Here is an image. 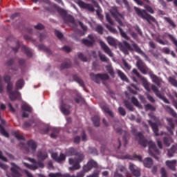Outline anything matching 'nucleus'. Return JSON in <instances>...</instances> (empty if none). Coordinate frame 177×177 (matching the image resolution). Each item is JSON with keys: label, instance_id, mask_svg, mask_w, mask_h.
<instances>
[{"label": "nucleus", "instance_id": "412c9836", "mask_svg": "<svg viewBox=\"0 0 177 177\" xmlns=\"http://www.w3.org/2000/svg\"><path fill=\"white\" fill-rule=\"evenodd\" d=\"M166 165L171 169V171H176V160H167Z\"/></svg>", "mask_w": 177, "mask_h": 177}, {"label": "nucleus", "instance_id": "58836bf2", "mask_svg": "<svg viewBox=\"0 0 177 177\" xmlns=\"http://www.w3.org/2000/svg\"><path fill=\"white\" fill-rule=\"evenodd\" d=\"M131 103L136 106V107H142V105H140V103H139V100H138V98L136 97H132L131 99Z\"/></svg>", "mask_w": 177, "mask_h": 177}, {"label": "nucleus", "instance_id": "dca6fc26", "mask_svg": "<svg viewBox=\"0 0 177 177\" xmlns=\"http://www.w3.org/2000/svg\"><path fill=\"white\" fill-rule=\"evenodd\" d=\"M129 169L134 176H140V169H139L138 167H136V165H135L134 164H129Z\"/></svg>", "mask_w": 177, "mask_h": 177}, {"label": "nucleus", "instance_id": "774afa93", "mask_svg": "<svg viewBox=\"0 0 177 177\" xmlns=\"http://www.w3.org/2000/svg\"><path fill=\"white\" fill-rule=\"evenodd\" d=\"M85 176V173L81 171L77 174V176L73 175V177H84Z\"/></svg>", "mask_w": 177, "mask_h": 177}, {"label": "nucleus", "instance_id": "f3484780", "mask_svg": "<svg viewBox=\"0 0 177 177\" xmlns=\"http://www.w3.org/2000/svg\"><path fill=\"white\" fill-rule=\"evenodd\" d=\"M51 157L53 160H55V161H57V162H62V161L66 160V155L63 153H60V156L57 155V153H53L51 154Z\"/></svg>", "mask_w": 177, "mask_h": 177}, {"label": "nucleus", "instance_id": "79ce46f5", "mask_svg": "<svg viewBox=\"0 0 177 177\" xmlns=\"http://www.w3.org/2000/svg\"><path fill=\"white\" fill-rule=\"evenodd\" d=\"M71 67V62H64L61 64V70H64V68H70Z\"/></svg>", "mask_w": 177, "mask_h": 177}, {"label": "nucleus", "instance_id": "f03ea898", "mask_svg": "<svg viewBox=\"0 0 177 177\" xmlns=\"http://www.w3.org/2000/svg\"><path fill=\"white\" fill-rule=\"evenodd\" d=\"M66 154L68 157H71V156H75L76 158H69L68 162L70 165H73V167H69V171H77L81 168V165L80 162L84 161V153L80 151L78 152L77 149L71 147L66 151Z\"/></svg>", "mask_w": 177, "mask_h": 177}, {"label": "nucleus", "instance_id": "5701e85b", "mask_svg": "<svg viewBox=\"0 0 177 177\" xmlns=\"http://www.w3.org/2000/svg\"><path fill=\"white\" fill-rule=\"evenodd\" d=\"M165 109L167 111V113H169V114H170V115H171L174 118H177V113L175 111V110H174V109L171 108V106H169L168 105H166L165 106Z\"/></svg>", "mask_w": 177, "mask_h": 177}, {"label": "nucleus", "instance_id": "f8f14e48", "mask_svg": "<svg viewBox=\"0 0 177 177\" xmlns=\"http://www.w3.org/2000/svg\"><path fill=\"white\" fill-rule=\"evenodd\" d=\"M28 145V153H31V154H35L37 151V142L32 140H30L27 142Z\"/></svg>", "mask_w": 177, "mask_h": 177}, {"label": "nucleus", "instance_id": "a18cd8bd", "mask_svg": "<svg viewBox=\"0 0 177 177\" xmlns=\"http://www.w3.org/2000/svg\"><path fill=\"white\" fill-rule=\"evenodd\" d=\"M164 20H165V21H167L169 23V24H170V26H173L174 28H175V27H176L175 22H174V21L172 19H171V18H169L168 17H165Z\"/></svg>", "mask_w": 177, "mask_h": 177}, {"label": "nucleus", "instance_id": "680f3d73", "mask_svg": "<svg viewBox=\"0 0 177 177\" xmlns=\"http://www.w3.org/2000/svg\"><path fill=\"white\" fill-rule=\"evenodd\" d=\"M19 48H20V42L17 41L16 46H15V47H12V50H13L15 53H17V52H18Z\"/></svg>", "mask_w": 177, "mask_h": 177}, {"label": "nucleus", "instance_id": "4468645a", "mask_svg": "<svg viewBox=\"0 0 177 177\" xmlns=\"http://www.w3.org/2000/svg\"><path fill=\"white\" fill-rule=\"evenodd\" d=\"M88 38L90 40H88L86 39H83L82 40V44H84V45H85L86 46H88V47H91L93 45H95V37L93 36V35H88Z\"/></svg>", "mask_w": 177, "mask_h": 177}, {"label": "nucleus", "instance_id": "f704fd0d", "mask_svg": "<svg viewBox=\"0 0 177 177\" xmlns=\"http://www.w3.org/2000/svg\"><path fill=\"white\" fill-rule=\"evenodd\" d=\"M73 80L76 82H78V84L80 85V86H82V88H84V86H85V84L84 83V81L82 80L80 77H78V75H73Z\"/></svg>", "mask_w": 177, "mask_h": 177}, {"label": "nucleus", "instance_id": "9b49d317", "mask_svg": "<svg viewBox=\"0 0 177 177\" xmlns=\"http://www.w3.org/2000/svg\"><path fill=\"white\" fill-rule=\"evenodd\" d=\"M77 5H79L82 9H86L89 12H95V8H93L92 4L86 3L82 0H78Z\"/></svg>", "mask_w": 177, "mask_h": 177}, {"label": "nucleus", "instance_id": "0eeeda50", "mask_svg": "<svg viewBox=\"0 0 177 177\" xmlns=\"http://www.w3.org/2000/svg\"><path fill=\"white\" fill-rule=\"evenodd\" d=\"M28 161L32 162L33 165H30L27 162H24V165L28 168V169H31L32 171H35L38 169V168H44L45 165L42 162H37L35 159L28 158Z\"/></svg>", "mask_w": 177, "mask_h": 177}, {"label": "nucleus", "instance_id": "72a5a7b5", "mask_svg": "<svg viewBox=\"0 0 177 177\" xmlns=\"http://www.w3.org/2000/svg\"><path fill=\"white\" fill-rule=\"evenodd\" d=\"M92 121L94 127H100V118L97 115H95L92 118Z\"/></svg>", "mask_w": 177, "mask_h": 177}, {"label": "nucleus", "instance_id": "052dcab7", "mask_svg": "<svg viewBox=\"0 0 177 177\" xmlns=\"http://www.w3.org/2000/svg\"><path fill=\"white\" fill-rule=\"evenodd\" d=\"M106 19L108 23H109V24H111V25L113 24V19H111V17H110V14L109 13L106 14Z\"/></svg>", "mask_w": 177, "mask_h": 177}, {"label": "nucleus", "instance_id": "c756f323", "mask_svg": "<svg viewBox=\"0 0 177 177\" xmlns=\"http://www.w3.org/2000/svg\"><path fill=\"white\" fill-rule=\"evenodd\" d=\"M103 111H104V113H106V114H109V117H114V113H113V111H111V110H110V108H109V106L107 105H104L102 107Z\"/></svg>", "mask_w": 177, "mask_h": 177}, {"label": "nucleus", "instance_id": "2f4dec72", "mask_svg": "<svg viewBox=\"0 0 177 177\" xmlns=\"http://www.w3.org/2000/svg\"><path fill=\"white\" fill-rule=\"evenodd\" d=\"M106 41L110 46H117V42L115 41V39L113 38L112 37L109 36L106 38Z\"/></svg>", "mask_w": 177, "mask_h": 177}, {"label": "nucleus", "instance_id": "20e7f679", "mask_svg": "<svg viewBox=\"0 0 177 177\" xmlns=\"http://www.w3.org/2000/svg\"><path fill=\"white\" fill-rule=\"evenodd\" d=\"M136 64L138 70L141 71L142 74H149L153 84H156V85L159 86V88L161 87V80L160 77L153 74V72H151V71L149 68V67H147V66H146V64H145L142 59H138Z\"/></svg>", "mask_w": 177, "mask_h": 177}, {"label": "nucleus", "instance_id": "bf43d9fd", "mask_svg": "<svg viewBox=\"0 0 177 177\" xmlns=\"http://www.w3.org/2000/svg\"><path fill=\"white\" fill-rule=\"evenodd\" d=\"M55 34L56 37H57V38H59V39H62V38H63V33H62L60 31L55 30Z\"/></svg>", "mask_w": 177, "mask_h": 177}, {"label": "nucleus", "instance_id": "b1692460", "mask_svg": "<svg viewBox=\"0 0 177 177\" xmlns=\"http://www.w3.org/2000/svg\"><path fill=\"white\" fill-rule=\"evenodd\" d=\"M143 164L146 168H151L153 165V159L151 158H147L144 160Z\"/></svg>", "mask_w": 177, "mask_h": 177}, {"label": "nucleus", "instance_id": "864d4df0", "mask_svg": "<svg viewBox=\"0 0 177 177\" xmlns=\"http://www.w3.org/2000/svg\"><path fill=\"white\" fill-rule=\"evenodd\" d=\"M106 27L113 34H117V29L113 28V26H111L110 25H106Z\"/></svg>", "mask_w": 177, "mask_h": 177}, {"label": "nucleus", "instance_id": "1a4fd4ad", "mask_svg": "<svg viewBox=\"0 0 177 177\" xmlns=\"http://www.w3.org/2000/svg\"><path fill=\"white\" fill-rule=\"evenodd\" d=\"M110 13L113 17L115 18V20L118 21L120 26H124V23H122V21H121V19H124V15L118 12L117 7H112L110 9Z\"/></svg>", "mask_w": 177, "mask_h": 177}, {"label": "nucleus", "instance_id": "13d9d810", "mask_svg": "<svg viewBox=\"0 0 177 177\" xmlns=\"http://www.w3.org/2000/svg\"><path fill=\"white\" fill-rule=\"evenodd\" d=\"M158 97H159V99H161V100H163V102L165 103H167V104H169V100H168V99H167L165 97L162 96V95H158Z\"/></svg>", "mask_w": 177, "mask_h": 177}, {"label": "nucleus", "instance_id": "e433bc0d", "mask_svg": "<svg viewBox=\"0 0 177 177\" xmlns=\"http://www.w3.org/2000/svg\"><path fill=\"white\" fill-rule=\"evenodd\" d=\"M124 104L127 110H129V111H133V106H132V104H131L128 100H124Z\"/></svg>", "mask_w": 177, "mask_h": 177}, {"label": "nucleus", "instance_id": "6e6d98bb", "mask_svg": "<svg viewBox=\"0 0 177 177\" xmlns=\"http://www.w3.org/2000/svg\"><path fill=\"white\" fill-rule=\"evenodd\" d=\"M122 63L126 70H131V68H132V66H131L125 59H122Z\"/></svg>", "mask_w": 177, "mask_h": 177}, {"label": "nucleus", "instance_id": "a19ab883", "mask_svg": "<svg viewBox=\"0 0 177 177\" xmlns=\"http://www.w3.org/2000/svg\"><path fill=\"white\" fill-rule=\"evenodd\" d=\"M21 109L24 111H28V113H31L32 111V108H31V106L27 104H23Z\"/></svg>", "mask_w": 177, "mask_h": 177}, {"label": "nucleus", "instance_id": "4d7b16f0", "mask_svg": "<svg viewBox=\"0 0 177 177\" xmlns=\"http://www.w3.org/2000/svg\"><path fill=\"white\" fill-rule=\"evenodd\" d=\"M143 86L145 88V89H146V91H147V92H150V85L149 84V82H147V81H145L143 82Z\"/></svg>", "mask_w": 177, "mask_h": 177}, {"label": "nucleus", "instance_id": "473e14b6", "mask_svg": "<svg viewBox=\"0 0 177 177\" xmlns=\"http://www.w3.org/2000/svg\"><path fill=\"white\" fill-rule=\"evenodd\" d=\"M176 146L173 145L169 149H168L167 156L168 157H174V154L176 153Z\"/></svg>", "mask_w": 177, "mask_h": 177}, {"label": "nucleus", "instance_id": "09e8293b", "mask_svg": "<svg viewBox=\"0 0 177 177\" xmlns=\"http://www.w3.org/2000/svg\"><path fill=\"white\" fill-rule=\"evenodd\" d=\"M52 127L47 126L44 129H41V133H44V135H48L49 133V131H51Z\"/></svg>", "mask_w": 177, "mask_h": 177}, {"label": "nucleus", "instance_id": "c9c22d12", "mask_svg": "<svg viewBox=\"0 0 177 177\" xmlns=\"http://www.w3.org/2000/svg\"><path fill=\"white\" fill-rule=\"evenodd\" d=\"M57 12L62 17H63L64 19H66V17H67V12L64 10L63 8H57Z\"/></svg>", "mask_w": 177, "mask_h": 177}, {"label": "nucleus", "instance_id": "de8ad7c7", "mask_svg": "<svg viewBox=\"0 0 177 177\" xmlns=\"http://www.w3.org/2000/svg\"><path fill=\"white\" fill-rule=\"evenodd\" d=\"M39 49L45 50L46 52H47V53H49V55H50V53H52V51H50V49H49L48 47L45 46L44 44L39 45Z\"/></svg>", "mask_w": 177, "mask_h": 177}, {"label": "nucleus", "instance_id": "8fccbe9b", "mask_svg": "<svg viewBox=\"0 0 177 177\" xmlns=\"http://www.w3.org/2000/svg\"><path fill=\"white\" fill-rule=\"evenodd\" d=\"M118 111L120 115H122L123 117H125V115H127V111H125V109H124L123 107L120 106L118 108Z\"/></svg>", "mask_w": 177, "mask_h": 177}, {"label": "nucleus", "instance_id": "aec40b11", "mask_svg": "<svg viewBox=\"0 0 177 177\" xmlns=\"http://www.w3.org/2000/svg\"><path fill=\"white\" fill-rule=\"evenodd\" d=\"M148 123L151 127L152 131L155 133L156 136H159L160 133H158V125H157V123H154L151 120H148Z\"/></svg>", "mask_w": 177, "mask_h": 177}, {"label": "nucleus", "instance_id": "6ab92c4d", "mask_svg": "<svg viewBox=\"0 0 177 177\" xmlns=\"http://www.w3.org/2000/svg\"><path fill=\"white\" fill-rule=\"evenodd\" d=\"M70 109H71V106L67 104L63 103L60 106V110L65 115H68L70 114Z\"/></svg>", "mask_w": 177, "mask_h": 177}, {"label": "nucleus", "instance_id": "bb28decb", "mask_svg": "<svg viewBox=\"0 0 177 177\" xmlns=\"http://www.w3.org/2000/svg\"><path fill=\"white\" fill-rule=\"evenodd\" d=\"M51 131H52V133L50 135V138H52V139H56V138L59 136L60 130L57 128H53L51 129Z\"/></svg>", "mask_w": 177, "mask_h": 177}, {"label": "nucleus", "instance_id": "7ed1b4c3", "mask_svg": "<svg viewBox=\"0 0 177 177\" xmlns=\"http://www.w3.org/2000/svg\"><path fill=\"white\" fill-rule=\"evenodd\" d=\"M131 42L132 46H131V44H129V43H128L127 41H123L122 43L120 44V49L124 53V55H129V50L130 52L135 50L137 53L145 57V60L149 61V56H147V55H146V53L142 50V48L138 46L136 43L133 42V41H131Z\"/></svg>", "mask_w": 177, "mask_h": 177}, {"label": "nucleus", "instance_id": "69168bd1", "mask_svg": "<svg viewBox=\"0 0 177 177\" xmlns=\"http://www.w3.org/2000/svg\"><path fill=\"white\" fill-rule=\"evenodd\" d=\"M34 28H35L36 30H44V28H45V26H44V25L41 24H38L37 25L34 26Z\"/></svg>", "mask_w": 177, "mask_h": 177}, {"label": "nucleus", "instance_id": "6e6552de", "mask_svg": "<svg viewBox=\"0 0 177 177\" xmlns=\"http://www.w3.org/2000/svg\"><path fill=\"white\" fill-rule=\"evenodd\" d=\"M90 78L96 84H100V80L102 81H107L110 80V76L107 73H90Z\"/></svg>", "mask_w": 177, "mask_h": 177}, {"label": "nucleus", "instance_id": "4be33fe9", "mask_svg": "<svg viewBox=\"0 0 177 177\" xmlns=\"http://www.w3.org/2000/svg\"><path fill=\"white\" fill-rule=\"evenodd\" d=\"M24 80L23 79H19L18 81L16 82L15 83V88L17 92H19V89H23V87L24 86Z\"/></svg>", "mask_w": 177, "mask_h": 177}, {"label": "nucleus", "instance_id": "0e129e2a", "mask_svg": "<svg viewBox=\"0 0 177 177\" xmlns=\"http://www.w3.org/2000/svg\"><path fill=\"white\" fill-rule=\"evenodd\" d=\"M32 122H34V121H32V120L25 122L24 124V128H30V127H31Z\"/></svg>", "mask_w": 177, "mask_h": 177}, {"label": "nucleus", "instance_id": "ddd939ff", "mask_svg": "<svg viewBox=\"0 0 177 177\" xmlns=\"http://www.w3.org/2000/svg\"><path fill=\"white\" fill-rule=\"evenodd\" d=\"M12 167L10 168V171L12 173V177H21V174H20V172L19 171L20 169V167L17 166V165L15 163H11Z\"/></svg>", "mask_w": 177, "mask_h": 177}, {"label": "nucleus", "instance_id": "37998d69", "mask_svg": "<svg viewBox=\"0 0 177 177\" xmlns=\"http://www.w3.org/2000/svg\"><path fill=\"white\" fill-rule=\"evenodd\" d=\"M104 28H103V26H102V25H97L95 28V31L100 34V35H103V31H104Z\"/></svg>", "mask_w": 177, "mask_h": 177}, {"label": "nucleus", "instance_id": "f257e3e1", "mask_svg": "<svg viewBox=\"0 0 177 177\" xmlns=\"http://www.w3.org/2000/svg\"><path fill=\"white\" fill-rule=\"evenodd\" d=\"M131 132L134 136L139 138L138 143L142 147H147L149 146V154L153 157L155 160H158L157 155L160 154V151L157 149V146L152 141H149L141 132H137L136 129H132Z\"/></svg>", "mask_w": 177, "mask_h": 177}, {"label": "nucleus", "instance_id": "4c0bfd02", "mask_svg": "<svg viewBox=\"0 0 177 177\" xmlns=\"http://www.w3.org/2000/svg\"><path fill=\"white\" fill-rule=\"evenodd\" d=\"M98 56L101 62H103L104 63H107V62H109L107 57H106L104 54H102L100 51L98 52Z\"/></svg>", "mask_w": 177, "mask_h": 177}, {"label": "nucleus", "instance_id": "393cba45", "mask_svg": "<svg viewBox=\"0 0 177 177\" xmlns=\"http://www.w3.org/2000/svg\"><path fill=\"white\" fill-rule=\"evenodd\" d=\"M118 28L119 30V32H120L122 38H124L127 41H129L131 39V37H129V36H128V35H127V32H125L124 31V30H122L121 28V27H120V26H118Z\"/></svg>", "mask_w": 177, "mask_h": 177}, {"label": "nucleus", "instance_id": "603ef678", "mask_svg": "<svg viewBox=\"0 0 177 177\" xmlns=\"http://www.w3.org/2000/svg\"><path fill=\"white\" fill-rule=\"evenodd\" d=\"M169 82L171 85H173V86H176V88H177V80L175 78L169 77Z\"/></svg>", "mask_w": 177, "mask_h": 177}, {"label": "nucleus", "instance_id": "423d86ee", "mask_svg": "<svg viewBox=\"0 0 177 177\" xmlns=\"http://www.w3.org/2000/svg\"><path fill=\"white\" fill-rule=\"evenodd\" d=\"M134 10L138 17L143 19V20H147L149 24H151V22L156 23V18L150 14H148L146 10H140V8L138 7H134Z\"/></svg>", "mask_w": 177, "mask_h": 177}, {"label": "nucleus", "instance_id": "39448f33", "mask_svg": "<svg viewBox=\"0 0 177 177\" xmlns=\"http://www.w3.org/2000/svg\"><path fill=\"white\" fill-rule=\"evenodd\" d=\"M3 80L6 84H7L6 91L10 100L13 102L16 100V99H19L21 94L20 92L17 91H13V82H12V77L9 75H5L3 76Z\"/></svg>", "mask_w": 177, "mask_h": 177}, {"label": "nucleus", "instance_id": "a878e982", "mask_svg": "<svg viewBox=\"0 0 177 177\" xmlns=\"http://www.w3.org/2000/svg\"><path fill=\"white\" fill-rule=\"evenodd\" d=\"M118 75L120 77V78L122 80V81H125V82H129V79L125 75V73H124L120 70L117 71Z\"/></svg>", "mask_w": 177, "mask_h": 177}, {"label": "nucleus", "instance_id": "2eb2a0df", "mask_svg": "<svg viewBox=\"0 0 177 177\" xmlns=\"http://www.w3.org/2000/svg\"><path fill=\"white\" fill-rule=\"evenodd\" d=\"M100 45L102 50H104V53L108 55V56H109L110 57H113V53L111 52V49H110L109 46H107V44H106V43H104V41H100Z\"/></svg>", "mask_w": 177, "mask_h": 177}, {"label": "nucleus", "instance_id": "49530a36", "mask_svg": "<svg viewBox=\"0 0 177 177\" xmlns=\"http://www.w3.org/2000/svg\"><path fill=\"white\" fill-rule=\"evenodd\" d=\"M151 89H152L153 92H154V93L156 94L157 97H158L159 95H161V93H160V91H158V88L156 87V85L152 84L151 85Z\"/></svg>", "mask_w": 177, "mask_h": 177}, {"label": "nucleus", "instance_id": "a211bd4d", "mask_svg": "<svg viewBox=\"0 0 177 177\" xmlns=\"http://www.w3.org/2000/svg\"><path fill=\"white\" fill-rule=\"evenodd\" d=\"M167 121L168 122V125L170 127H167V130L171 133V135L174 134V129H175V124L174 123V119L171 118H167Z\"/></svg>", "mask_w": 177, "mask_h": 177}, {"label": "nucleus", "instance_id": "c03bdc74", "mask_svg": "<svg viewBox=\"0 0 177 177\" xmlns=\"http://www.w3.org/2000/svg\"><path fill=\"white\" fill-rule=\"evenodd\" d=\"M106 71H108L109 74L112 77V78H114L115 77V73L114 70L113 69V67L111 66H106Z\"/></svg>", "mask_w": 177, "mask_h": 177}, {"label": "nucleus", "instance_id": "3c124183", "mask_svg": "<svg viewBox=\"0 0 177 177\" xmlns=\"http://www.w3.org/2000/svg\"><path fill=\"white\" fill-rule=\"evenodd\" d=\"M78 57L80 59V60H82V62H88V58L84 55L82 53H78Z\"/></svg>", "mask_w": 177, "mask_h": 177}, {"label": "nucleus", "instance_id": "338daca9", "mask_svg": "<svg viewBox=\"0 0 177 177\" xmlns=\"http://www.w3.org/2000/svg\"><path fill=\"white\" fill-rule=\"evenodd\" d=\"M100 171L98 170H95L92 175L88 176V177H99Z\"/></svg>", "mask_w": 177, "mask_h": 177}, {"label": "nucleus", "instance_id": "5fc2aeb1", "mask_svg": "<svg viewBox=\"0 0 177 177\" xmlns=\"http://www.w3.org/2000/svg\"><path fill=\"white\" fill-rule=\"evenodd\" d=\"M146 110H150L151 111H156V107L150 104H147L145 105Z\"/></svg>", "mask_w": 177, "mask_h": 177}, {"label": "nucleus", "instance_id": "c85d7f7f", "mask_svg": "<svg viewBox=\"0 0 177 177\" xmlns=\"http://www.w3.org/2000/svg\"><path fill=\"white\" fill-rule=\"evenodd\" d=\"M174 142V140H172V138L167 136L163 138V143L165 145L167 146V147H169L171 146V143Z\"/></svg>", "mask_w": 177, "mask_h": 177}, {"label": "nucleus", "instance_id": "ea45409f", "mask_svg": "<svg viewBox=\"0 0 177 177\" xmlns=\"http://www.w3.org/2000/svg\"><path fill=\"white\" fill-rule=\"evenodd\" d=\"M0 133H1L3 136H5V138H9V133H8L7 131L5 130V128H3V127H2V125L1 124H0Z\"/></svg>", "mask_w": 177, "mask_h": 177}, {"label": "nucleus", "instance_id": "9d476101", "mask_svg": "<svg viewBox=\"0 0 177 177\" xmlns=\"http://www.w3.org/2000/svg\"><path fill=\"white\" fill-rule=\"evenodd\" d=\"M92 168H97V162H96L93 160H91L88 162V163L83 167L82 171L85 174V172H89Z\"/></svg>", "mask_w": 177, "mask_h": 177}, {"label": "nucleus", "instance_id": "e2e57ef3", "mask_svg": "<svg viewBox=\"0 0 177 177\" xmlns=\"http://www.w3.org/2000/svg\"><path fill=\"white\" fill-rule=\"evenodd\" d=\"M49 177H60L62 176V173L57 172V173H50L48 174Z\"/></svg>", "mask_w": 177, "mask_h": 177}, {"label": "nucleus", "instance_id": "cd10ccee", "mask_svg": "<svg viewBox=\"0 0 177 177\" xmlns=\"http://www.w3.org/2000/svg\"><path fill=\"white\" fill-rule=\"evenodd\" d=\"M37 158L41 161H44L48 158V153L46 151H39L37 153Z\"/></svg>", "mask_w": 177, "mask_h": 177}, {"label": "nucleus", "instance_id": "7c9ffc66", "mask_svg": "<svg viewBox=\"0 0 177 177\" xmlns=\"http://www.w3.org/2000/svg\"><path fill=\"white\" fill-rule=\"evenodd\" d=\"M22 50L25 52L26 56L28 57H32V51H31V49H30L28 47L26 46H22Z\"/></svg>", "mask_w": 177, "mask_h": 177}]
</instances>
